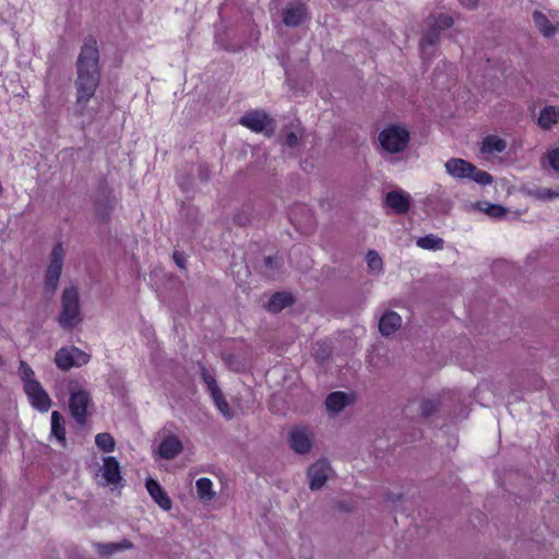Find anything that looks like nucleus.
Here are the masks:
<instances>
[{"instance_id":"nucleus-45","label":"nucleus","mask_w":559,"mask_h":559,"mask_svg":"<svg viewBox=\"0 0 559 559\" xmlns=\"http://www.w3.org/2000/svg\"><path fill=\"white\" fill-rule=\"evenodd\" d=\"M459 2L467 9H473L477 5L478 0H459Z\"/></svg>"},{"instance_id":"nucleus-11","label":"nucleus","mask_w":559,"mask_h":559,"mask_svg":"<svg viewBox=\"0 0 559 559\" xmlns=\"http://www.w3.org/2000/svg\"><path fill=\"white\" fill-rule=\"evenodd\" d=\"M384 205L396 215L406 214L411 209V197L402 190H392L385 194Z\"/></svg>"},{"instance_id":"nucleus-5","label":"nucleus","mask_w":559,"mask_h":559,"mask_svg":"<svg viewBox=\"0 0 559 559\" xmlns=\"http://www.w3.org/2000/svg\"><path fill=\"white\" fill-rule=\"evenodd\" d=\"M69 409L73 419L79 425H85L87 420V408L92 404L91 393L75 384L69 388Z\"/></svg>"},{"instance_id":"nucleus-38","label":"nucleus","mask_w":559,"mask_h":559,"mask_svg":"<svg viewBox=\"0 0 559 559\" xmlns=\"http://www.w3.org/2000/svg\"><path fill=\"white\" fill-rule=\"evenodd\" d=\"M485 213L487 215H489L490 217L501 218L508 213V210L504 206L499 205V204H489L485 209Z\"/></svg>"},{"instance_id":"nucleus-33","label":"nucleus","mask_w":559,"mask_h":559,"mask_svg":"<svg viewBox=\"0 0 559 559\" xmlns=\"http://www.w3.org/2000/svg\"><path fill=\"white\" fill-rule=\"evenodd\" d=\"M19 376L23 382V388L25 389V385L29 383V381H37L35 379V372L32 369V367L24 360L20 361L19 366Z\"/></svg>"},{"instance_id":"nucleus-18","label":"nucleus","mask_w":559,"mask_h":559,"mask_svg":"<svg viewBox=\"0 0 559 559\" xmlns=\"http://www.w3.org/2000/svg\"><path fill=\"white\" fill-rule=\"evenodd\" d=\"M507 148V142L498 135H487L481 141L480 152L483 154L491 155L495 153H502Z\"/></svg>"},{"instance_id":"nucleus-35","label":"nucleus","mask_w":559,"mask_h":559,"mask_svg":"<svg viewBox=\"0 0 559 559\" xmlns=\"http://www.w3.org/2000/svg\"><path fill=\"white\" fill-rule=\"evenodd\" d=\"M454 21L451 15L448 14H439L433 17L432 27L438 28L439 32L450 28L453 25Z\"/></svg>"},{"instance_id":"nucleus-21","label":"nucleus","mask_w":559,"mask_h":559,"mask_svg":"<svg viewBox=\"0 0 559 559\" xmlns=\"http://www.w3.org/2000/svg\"><path fill=\"white\" fill-rule=\"evenodd\" d=\"M533 21L546 38H550L556 34V27L544 13L535 11L533 13Z\"/></svg>"},{"instance_id":"nucleus-13","label":"nucleus","mask_w":559,"mask_h":559,"mask_svg":"<svg viewBox=\"0 0 559 559\" xmlns=\"http://www.w3.org/2000/svg\"><path fill=\"white\" fill-rule=\"evenodd\" d=\"M145 487L154 502L157 503L160 509L164 511H169L171 509V500L157 480L151 477L147 478L145 481Z\"/></svg>"},{"instance_id":"nucleus-7","label":"nucleus","mask_w":559,"mask_h":559,"mask_svg":"<svg viewBox=\"0 0 559 559\" xmlns=\"http://www.w3.org/2000/svg\"><path fill=\"white\" fill-rule=\"evenodd\" d=\"M239 123L255 133L264 132L269 136L275 130L274 119L263 110L248 111L239 119Z\"/></svg>"},{"instance_id":"nucleus-31","label":"nucleus","mask_w":559,"mask_h":559,"mask_svg":"<svg viewBox=\"0 0 559 559\" xmlns=\"http://www.w3.org/2000/svg\"><path fill=\"white\" fill-rule=\"evenodd\" d=\"M217 409L226 417L231 418L230 407L222 390L211 394Z\"/></svg>"},{"instance_id":"nucleus-44","label":"nucleus","mask_w":559,"mask_h":559,"mask_svg":"<svg viewBox=\"0 0 559 559\" xmlns=\"http://www.w3.org/2000/svg\"><path fill=\"white\" fill-rule=\"evenodd\" d=\"M264 263L267 269H273L278 264L277 259L273 257H266Z\"/></svg>"},{"instance_id":"nucleus-17","label":"nucleus","mask_w":559,"mask_h":559,"mask_svg":"<svg viewBox=\"0 0 559 559\" xmlns=\"http://www.w3.org/2000/svg\"><path fill=\"white\" fill-rule=\"evenodd\" d=\"M294 304V296L287 292L273 294L267 302L266 309L271 312H280Z\"/></svg>"},{"instance_id":"nucleus-10","label":"nucleus","mask_w":559,"mask_h":559,"mask_svg":"<svg viewBox=\"0 0 559 559\" xmlns=\"http://www.w3.org/2000/svg\"><path fill=\"white\" fill-rule=\"evenodd\" d=\"M289 445L299 454L308 453L312 448V435L306 426H294L289 431Z\"/></svg>"},{"instance_id":"nucleus-26","label":"nucleus","mask_w":559,"mask_h":559,"mask_svg":"<svg viewBox=\"0 0 559 559\" xmlns=\"http://www.w3.org/2000/svg\"><path fill=\"white\" fill-rule=\"evenodd\" d=\"M133 547V544L123 539L121 543H109V544H97L98 552L103 556L111 555L117 550L130 549Z\"/></svg>"},{"instance_id":"nucleus-41","label":"nucleus","mask_w":559,"mask_h":559,"mask_svg":"<svg viewBox=\"0 0 559 559\" xmlns=\"http://www.w3.org/2000/svg\"><path fill=\"white\" fill-rule=\"evenodd\" d=\"M284 144L288 147H295L298 144V136L295 132H288L285 136Z\"/></svg>"},{"instance_id":"nucleus-1","label":"nucleus","mask_w":559,"mask_h":559,"mask_svg":"<svg viewBox=\"0 0 559 559\" xmlns=\"http://www.w3.org/2000/svg\"><path fill=\"white\" fill-rule=\"evenodd\" d=\"M99 49L97 39L87 36L76 59L75 105L83 115L100 84Z\"/></svg>"},{"instance_id":"nucleus-24","label":"nucleus","mask_w":559,"mask_h":559,"mask_svg":"<svg viewBox=\"0 0 559 559\" xmlns=\"http://www.w3.org/2000/svg\"><path fill=\"white\" fill-rule=\"evenodd\" d=\"M72 353L70 350V347H62L59 350H57L55 355V364L56 366L63 371H67L71 368H73V359H72Z\"/></svg>"},{"instance_id":"nucleus-25","label":"nucleus","mask_w":559,"mask_h":559,"mask_svg":"<svg viewBox=\"0 0 559 559\" xmlns=\"http://www.w3.org/2000/svg\"><path fill=\"white\" fill-rule=\"evenodd\" d=\"M440 38V32L438 28L429 27L425 33L420 41L421 53H427L429 47L437 45Z\"/></svg>"},{"instance_id":"nucleus-46","label":"nucleus","mask_w":559,"mask_h":559,"mask_svg":"<svg viewBox=\"0 0 559 559\" xmlns=\"http://www.w3.org/2000/svg\"><path fill=\"white\" fill-rule=\"evenodd\" d=\"M350 399H352V404H353V403H354V400H355V396H354V393H353V392H352Z\"/></svg>"},{"instance_id":"nucleus-30","label":"nucleus","mask_w":559,"mask_h":559,"mask_svg":"<svg viewBox=\"0 0 559 559\" xmlns=\"http://www.w3.org/2000/svg\"><path fill=\"white\" fill-rule=\"evenodd\" d=\"M95 443L102 451L106 453L112 452L116 447L114 437L108 432L97 433L95 437Z\"/></svg>"},{"instance_id":"nucleus-19","label":"nucleus","mask_w":559,"mask_h":559,"mask_svg":"<svg viewBox=\"0 0 559 559\" xmlns=\"http://www.w3.org/2000/svg\"><path fill=\"white\" fill-rule=\"evenodd\" d=\"M349 404V395L345 392L335 391L325 399V406L332 413H338Z\"/></svg>"},{"instance_id":"nucleus-9","label":"nucleus","mask_w":559,"mask_h":559,"mask_svg":"<svg viewBox=\"0 0 559 559\" xmlns=\"http://www.w3.org/2000/svg\"><path fill=\"white\" fill-rule=\"evenodd\" d=\"M24 392L35 409L46 413L51 407V399L39 381H29L25 385Z\"/></svg>"},{"instance_id":"nucleus-14","label":"nucleus","mask_w":559,"mask_h":559,"mask_svg":"<svg viewBox=\"0 0 559 559\" xmlns=\"http://www.w3.org/2000/svg\"><path fill=\"white\" fill-rule=\"evenodd\" d=\"M102 472L107 485L117 486L122 480L121 467L115 456L104 457Z\"/></svg>"},{"instance_id":"nucleus-15","label":"nucleus","mask_w":559,"mask_h":559,"mask_svg":"<svg viewBox=\"0 0 559 559\" xmlns=\"http://www.w3.org/2000/svg\"><path fill=\"white\" fill-rule=\"evenodd\" d=\"M183 450V444L180 439L170 435L165 437L158 447V455L165 460H173Z\"/></svg>"},{"instance_id":"nucleus-40","label":"nucleus","mask_w":559,"mask_h":559,"mask_svg":"<svg viewBox=\"0 0 559 559\" xmlns=\"http://www.w3.org/2000/svg\"><path fill=\"white\" fill-rule=\"evenodd\" d=\"M536 195L538 199H542V200L559 198V188H557V189L544 188V189L538 190Z\"/></svg>"},{"instance_id":"nucleus-12","label":"nucleus","mask_w":559,"mask_h":559,"mask_svg":"<svg viewBox=\"0 0 559 559\" xmlns=\"http://www.w3.org/2000/svg\"><path fill=\"white\" fill-rule=\"evenodd\" d=\"M331 467L326 460H319L308 468L309 486L312 490L323 487L328 480Z\"/></svg>"},{"instance_id":"nucleus-3","label":"nucleus","mask_w":559,"mask_h":559,"mask_svg":"<svg viewBox=\"0 0 559 559\" xmlns=\"http://www.w3.org/2000/svg\"><path fill=\"white\" fill-rule=\"evenodd\" d=\"M378 140L384 152L397 154L407 148L411 141V132L403 124L390 123L380 131Z\"/></svg>"},{"instance_id":"nucleus-23","label":"nucleus","mask_w":559,"mask_h":559,"mask_svg":"<svg viewBox=\"0 0 559 559\" xmlns=\"http://www.w3.org/2000/svg\"><path fill=\"white\" fill-rule=\"evenodd\" d=\"M416 245L425 250H442L444 247V240L433 234L426 235L424 237H419L416 241Z\"/></svg>"},{"instance_id":"nucleus-34","label":"nucleus","mask_w":559,"mask_h":559,"mask_svg":"<svg viewBox=\"0 0 559 559\" xmlns=\"http://www.w3.org/2000/svg\"><path fill=\"white\" fill-rule=\"evenodd\" d=\"M73 359V366L74 367H82L90 362L91 356L85 353L84 350L80 349L79 347L71 346L70 347Z\"/></svg>"},{"instance_id":"nucleus-27","label":"nucleus","mask_w":559,"mask_h":559,"mask_svg":"<svg viewBox=\"0 0 559 559\" xmlns=\"http://www.w3.org/2000/svg\"><path fill=\"white\" fill-rule=\"evenodd\" d=\"M366 262L369 272L372 274L379 275L383 271L382 258L376 250H369L366 253Z\"/></svg>"},{"instance_id":"nucleus-36","label":"nucleus","mask_w":559,"mask_h":559,"mask_svg":"<svg viewBox=\"0 0 559 559\" xmlns=\"http://www.w3.org/2000/svg\"><path fill=\"white\" fill-rule=\"evenodd\" d=\"M440 403L438 400H426L420 404L421 416L427 418L439 409Z\"/></svg>"},{"instance_id":"nucleus-43","label":"nucleus","mask_w":559,"mask_h":559,"mask_svg":"<svg viewBox=\"0 0 559 559\" xmlns=\"http://www.w3.org/2000/svg\"><path fill=\"white\" fill-rule=\"evenodd\" d=\"M234 221H235L236 224L243 226L247 223H249V217L247 215H243V214H238V215L235 216Z\"/></svg>"},{"instance_id":"nucleus-42","label":"nucleus","mask_w":559,"mask_h":559,"mask_svg":"<svg viewBox=\"0 0 559 559\" xmlns=\"http://www.w3.org/2000/svg\"><path fill=\"white\" fill-rule=\"evenodd\" d=\"M173 258L180 269H185V258L182 253H180L179 251H175Z\"/></svg>"},{"instance_id":"nucleus-8","label":"nucleus","mask_w":559,"mask_h":559,"mask_svg":"<svg viewBox=\"0 0 559 559\" xmlns=\"http://www.w3.org/2000/svg\"><path fill=\"white\" fill-rule=\"evenodd\" d=\"M309 19L307 4L302 0H294L282 10L283 23L288 27H298Z\"/></svg>"},{"instance_id":"nucleus-20","label":"nucleus","mask_w":559,"mask_h":559,"mask_svg":"<svg viewBox=\"0 0 559 559\" xmlns=\"http://www.w3.org/2000/svg\"><path fill=\"white\" fill-rule=\"evenodd\" d=\"M559 122V108L556 106H545L538 117V126L544 130H550L554 124Z\"/></svg>"},{"instance_id":"nucleus-39","label":"nucleus","mask_w":559,"mask_h":559,"mask_svg":"<svg viewBox=\"0 0 559 559\" xmlns=\"http://www.w3.org/2000/svg\"><path fill=\"white\" fill-rule=\"evenodd\" d=\"M547 158L550 167L559 171V147L552 148L547 153Z\"/></svg>"},{"instance_id":"nucleus-16","label":"nucleus","mask_w":559,"mask_h":559,"mask_svg":"<svg viewBox=\"0 0 559 559\" xmlns=\"http://www.w3.org/2000/svg\"><path fill=\"white\" fill-rule=\"evenodd\" d=\"M402 318L394 311H386L379 321V331L382 335L389 336L400 329Z\"/></svg>"},{"instance_id":"nucleus-32","label":"nucleus","mask_w":559,"mask_h":559,"mask_svg":"<svg viewBox=\"0 0 559 559\" xmlns=\"http://www.w3.org/2000/svg\"><path fill=\"white\" fill-rule=\"evenodd\" d=\"M200 372L210 394L221 390L214 374H212L204 365H200Z\"/></svg>"},{"instance_id":"nucleus-28","label":"nucleus","mask_w":559,"mask_h":559,"mask_svg":"<svg viewBox=\"0 0 559 559\" xmlns=\"http://www.w3.org/2000/svg\"><path fill=\"white\" fill-rule=\"evenodd\" d=\"M96 209L99 213L102 222H108L110 212L114 209V201L110 197V193L105 194L102 200L96 202Z\"/></svg>"},{"instance_id":"nucleus-4","label":"nucleus","mask_w":559,"mask_h":559,"mask_svg":"<svg viewBox=\"0 0 559 559\" xmlns=\"http://www.w3.org/2000/svg\"><path fill=\"white\" fill-rule=\"evenodd\" d=\"M80 319L79 292L74 286L63 290L61 296V312L58 317V323L63 330H72Z\"/></svg>"},{"instance_id":"nucleus-29","label":"nucleus","mask_w":559,"mask_h":559,"mask_svg":"<svg viewBox=\"0 0 559 559\" xmlns=\"http://www.w3.org/2000/svg\"><path fill=\"white\" fill-rule=\"evenodd\" d=\"M197 492L201 499L211 500L215 492L213 491L212 480L206 477H201L197 480Z\"/></svg>"},{"instance_id":"nucleus-37","label":"nucleus","mask_w":559,"mask_h":559,"mask_svg":"<svg viewBox=\"0 0 559 559\" xmlns=\"http://www.w3.org/2000/svg\"><path fill=\"white\" fill-rule=\"evenodd\" d=\"M331 356V348L325 342H318L314 357L318 361L323 362Z\"/></svg>"},{"instance_id":"nucleus-22","label":"nucleus","mask_w":559,"mask_h":559,"mask_svg":"<svg viewBox=\"0 0 559 559\" xmlns=\"http://www.w3.org/2000/svg\"><path fill=\"white\" fill-rule=\"evenodd\" d=\"M51 433L62 445L66 444L64 420L58 411L51 413Z\"/></svg>"},{"instance_id":"nucleus-2","label":"nucleus","mask_w":559,"mask_h":559,"mask_svg":"<svg viewBox=\"0 0 559 559\" xmlns=\"http://www.w3.org/2000/svg\"><path fill=\"white\" fill-rule=\"evenodd\" d=\"M444 167L445 171L456 180L469 179L481 186L490 185L493 180L489 173L478 169L463 158L452 157L447 160Z\"/></svg>"},{"instance_id":"nucleus-6","label":"nucleus","mask_w":559,"mask_h":559,"mask_svg":"<svg viewBox=\"0 0 559 559\" xmlns=\"http://www.w3.org/2000/svg\"><path fill=\"white\" fill-rule=\"evenodd\" d=\"M63 259L64 249L62 243L58 242L51 250L50 261L45 274V290L47 293H55L58 287L63 266Z\"/></svg>"}]
</instances>
